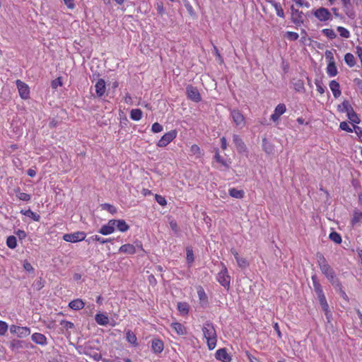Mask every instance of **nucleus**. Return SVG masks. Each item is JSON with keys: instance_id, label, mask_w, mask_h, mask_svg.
<instances>
[{"instance_id": "nucleus-1", "label": "nucleus", "mask_w": 362, "mask_h": 362, "mask_svg": "<svg viewBox=\"0 0 362 362\" xmlns=\"http://www.w3.org/2000/svg\"><path fill=\"white\" fill-rule=\"evenodd\" d=\"M202 332L209 349H214L217 341V334L214 324L210 321L206 322L202 327Z\"/></svg>"}, {"instance_id": "nucleus-2", "label": "nucleus", "mask_w": 362, "mask_h": 362, "mask_svg": "<svg viewBox=\"0 0 362 362\" xmlns=\"http://www.w3.org/2000/svg\"><path fill=\"white\" fill-rule=\"evenodd\" d=\"M230 117H232L233 122L235 126L240 129H242L245 125V117L242 112L238 109H233L230 110Z\"/></svg>"}, {"instance_id": "nucleus-3", "label": "nucleus", "mask_w": 362, "mask_h": 362, "mask_svg": "<svg viewBox=\"0 0 362 362\" xmlns=\"http://www.w3.org/2000/svg\"><path fill=\"white\" fill-rule=\"evenodd\" d=\"M314 16L320 21H331L332 19V14L329 11L324 7H320L313 12Z\"/></svg>"}, {"instance_id": "nucleus-4", "label": "nucleus", "mask_w": 362, "mask_h": 362, "mask_svg": "<svg viewBox=\"0 0 362 362\" xmlns=\"http://www.w3.org/2000/svg\"><path fill=\"white\" fill-rule=\"evenodd\" d=\"M186 93L187 98L191 100L195 103L201 101L202 97L197 87H194L192 85H188L186 88Z\"/></svg>"}, {"instance_id": "nucleus-5", "label": "nucleus", "mask_w": 362, "mask_h": 362, "mask_svg": "<svg viewBox=\"0 0 362 362\" xmlns=\"http://www.w3.org/2000/svg\"><path fill=\"white\" fill-rule=\"evenodd\" d=\"M177 136V132L172 130L165 133L158 141L157 145L159 147H165L170 144Z\"/></svg>"}, {"instance_id": "nucleus-6", "label": "nucleus", "mask_w": 362, "mask_h": 362, "mask_svg": "<svg viewBox=\"0 0 362 362\" xmlns=\"http://www.w3.org/2000/svg\"><path fill=\"white\" fill-rule=\"evenodd\" d=\"M218 281L225 288H229L230 276L228 275L227 268L223 266V269L217 275Z\"/></svg>"}, {"instance_id": "nucleus-7", "label": "nucleus", "mask_w": 362, "mask_h": 362, "mask_svg": "<svg viewBox=\"0 0 362 362\" xmlns=\"http://www.w3.org/2000/svg\"><path fill=\"white\" fill-rule=\"evenodd\" d=\"M10 332L11 333L16 334L20 338L25 337L30 334V330L28 327H19L14 325L10 327Z\"/></svg>"}, {"instance_id": "nucleus-8", "label": "nucleus", "mask_w": 362, "mask_h": 362, "mask_svg": "<svg viewBox=\"0 0 362 362\" xmlns=\"http://www.w3.org/2000/svg\"><path fill=\"white\" fill-rule=\"evenodd\" d=\"M86 238V233L83 232H76L74 233H67L64 235L63 239L66 242L76 243L83 240Z\"/></svg>"}, {"instance_id": "nucleus-9", "label": "nucleus", "mask_w": 362, "mask_h": 362, "mask_svg": "<svg viewBox=\"0 0 362 362\" xmlns=\"http://www.w3.org/2000/svg\"><path fill=\"white\" fill-rule=\"evenodd\" d=\"M79 353L93 358L95 361H98L102 358L100 353L95 350L90 346H84L82 351H79Z\"/></svg>"}, {"instance_id": "nucleus-10", "label": "nucleus", "mask_w": 362, "mask_h": 362, "mask_svg": "<svg viewBox=\"0 0 362 362\" xmlns=\"http://www.w3.org/2000/svg\"><path fill=\"white\" fill-rule=\"evenodd\" d=\"M16 86L18 89L19 95L23 99H28L30 97V88L28 86L21 81V80L16 81Z\"/></svg>"}, {"instance_id": "nucleus-11", "label": "nucleus", "mask_w": 362, "mask_h": 362, "mask_svg": "<svg viewBox=\"0 0 362 362\" xmlns=\"http://www.w3.org/2000/svg\"><path fill=\"white\" fill-rule=\"evenodd\" d=\"M291 11L292 22L297 26H300L303 23V13L298 9L294 8L293 6H291Z\"/></svg>"}, {"instance_id": "nucleus-12", "label": "nucleus", "mask_w": 362, "mask_h": 362, "mask_svg": "<svg viewBox=\"0 0 362 362\" xmlns=\"http://www.w3.org/2000/svg\"><path fill=\"white\" fill-rule=\"evenodd\" d=\"M322 274L329 279L330 283L337 282V278L336 277L334 270L329 265H323V268L320 269Z\"/></svg>"}, {"instance_id": "nucleus-13", "label": "nucleus", "mask_w": 362, "mask_h": 362, "mask_svg": "<svg viewBox=\"0 0 362 362\" xmlns=\"http://www.w3.org/2000/svg\"><path fill=\"white\" fill-rule=\"evenodd\" d=\"M115 219L110 220L107 224L103 226L99 230V233L103 235H107L115 231Z\"/></svg>"}, {"instance_id": "nucleus-14", "label": "nucleus", "mask_w": 362, "mask_h": 362, "mask_svg": "<svg viewBox=\"0 0 362 362\" xmlns=\"http://www.w3.org/2000/svg\"><path fill=\"white\" fill-rule=\"evenodd\" d=\"M233 141L237 148V151L239 153H243V152L246 151V150H247L246 146L239 135L233 134Z\"/></svg>"}, {"instance_id": "nucleus-15", "label": "nucleus", "mask_w": 362, "mask_h": 362, "mask_svg": "<svg viewBox=\"0 0 362 362\" xmlns=\"http://www.w3.org/2000/svg\"><path fill=\"white\" fill-rule=\"evenodd\" d=\"M286 110V105L283 103L279 104L275 110L274 113L271 115V119L274 122L279 120L281 115H282Z\"/></svg>"}, {"instance_id": "nucleus-16", "label": "nucleus", "mask_w": 362, "mask_h": 362, "mask_svg": "<svg viewBox=\"0 0 362 362\" xmlns=\"http://www.w3.org/2000/svg\"><path fill=\"white\" fill-rule=\"evenodd\" d=\"M217 360L221 361L222 362H230L231 361L230 356L227 353L226 349H219L216 351L215 354Z\"/></svg>"}, {"instance_id": "nucleus-17", "label": "nucleus", "mask_w": 362, "mask_h": 362, "mask_svg": "<svg viewBox=\"0 0 362 362\" xmlns=\"http://www.w3.org/2000/svg\"><path fill=\"white\" fill-rule=\"evenodd\" d=\"M95 92L98 97L101 98L105 93V82L103 78L98 79L95 85Z\"/></svg>"}, {"instance_id": "nucleus-18", "label": "nucleus", "mask_w": 362, "mask_h": 362, "mask_svg": "<svg viewBox=\"0 0 362 362\" xmlns=\"http://www.w3.org/2000/svg\"><path fill=\"white\" fill-rule=\"evenodd\" d=\"M31 338L32 340L37 344L44 346L47 344L46 337L41 333L35 332L33 334Z\"/></svg>"}, {"instance_id": "nucleus-19", "label": "nucleus", "mask_w": 362, "mask_h": 362, "mask_svg": "<svg viewBox=\"0 0 362 362\" xmlns=\"http://www.w3.org/2000/svg\"><path fill=\"white\" fill-rule=\"evenodd\" d=\"M329 88L332 91L333 95L335 98H339L341 95V90L339 83L335 80H332L329 83Z\"/></svg>"}, {"instance_id": "nucleus-20", "label": "nucleus", "mask_w": 362, "mask_h": 362, "mask_svg": "<svg viewBox=\"0 0 362 362\" xmlns=\"http://www.w3.org/2000/svg\"><path fill=\"white\" fill-rule=\"evenodd\" d=\"M119 252L127 255H133L136 253V247L132 244H124L119 247Z\"/></svg>"}, {"instance_id": "nucleus-21", "label": "nucleus", "mask_w": 362, "mask_h": 362, "mask_svg": "<svg viewBox=\"0 0 362 362\" xmlns=\"http://www.w3.org/2000/svg\"><path fill=\"white\" fill-rule=\"evenodd\" d=\"M115 227L121 232H126L129 228V225L123 219L115 220Z\"/></svg>"}, {"instance_id": "nucleus-22", "label": "nucleus", "mask_w": 362, "mask_h": 362, "mask_svg": "<svg viewBox=\"0 0 362 362\" xmlns=\"http://www.w3.org/2000/svg\"><path fill=\"white\" fill-rule=\"evenodd\" d=\"M151 348L155 353H160L163 350V343L161 340L155 339L152 341Z\"/></svg>"}, {"instance_id": "nucleus-23", "label": "nucleus", "mask_w": 362, "mask_h": 362, "mask_svg": "<svg viewBox=\"0 0 362 362\" xmlns=\"http://www.w3.org/2000/svg\"><path fill=\"white\" fill-rule=\"evenodd\" d=\"M312 281L313 284L314 290L317 294V296L323 295V291L322 286L320 285V282L317 281V276L315 275L312 276Z\"/></svg>"}, {"instance_id": "nucleus-24", "label": "nucleus", "mask_w": 362, "mask_h": 362, "mask_svg": "<svg viewBox=\"0 0 362 362\" xmlns=\"http://www.w3.org/2000/svg\"><path fill=\"white\" fill-rule=\"evenodd\" d=\"M84 305L85 304L83 300L78 298L71 301L69 304V306L74 310H79L84 307Z\"/></svg>"}, {"instance_id": "nucleus-25", "label": "nucleus", "mask_w": 362, "mask_h": 362, "mask_svg": "<svg viewBox=\"0 0 362 362\" xmlns=\"http://www.w3.org/2000/svg\"><path fill=\"white\" fill-rule=\"evenodd\" d=\"M327 73L330 77L335 76L338 71L334 61L329 62L327 66Z\"/></svg>"}, {"instance_id": "nucleus-26", "label": "nucleus", "mask_w": 362, "mask_h": 362, "mask_svg": "<svg viewBox=\"0 0 362 362\" xmlns=\"http://www.w3.org/2000/svg\"><path fill=\"white\" fill-rule=\"evenodd\" d=\"M96 322L100 325H107L109 323V318L107 315L101 313L96 314L95 317Z\"/></svg>"}, {"instance_id": "nucleus-27", "label": "nucleus", "mask_w": 362, "mask_h": 362, "mask_svg": "<svg viewBox=\"0 0 362 362\" xmlns=\"http://www.w3.org/2000/svg\"><path fill=\"white\" fill-rule=\"evenodd\" d=\"M172 328L180 335H184L186 334V329L181 323L173 322L171 324Z\"/></svg>"}, {"instance_id": "nucleus-28", "label": "nucleus", "mask_w": 362, "mask_h": 362, "mask_svg": "<svg viewBox=\"0 0 362 362\" xmlns=\"http://www.w3.org/2000/svg\"><path fill=\"white\" fill-rule=\"evenodd\" d=\"M23 341L13 339L10 342V348L13 351L17 352L19 349L23 348Z\"/></svg>"}, {"instance_id": "nucleus-29", "label": "nucleus", "mask_w": 362, "mask_h": 362, "mask_svg": "<svg viewBox=\"0 0 362 362\" xmlns=\"http://www.w3.org/2000/svg\"><path fill=\"white\" fill-rule=\"evenodd\" d=\"M228 193L230 197L236 199H242L244 197L245 192L242 189L231 188L229 189Z\"/></svg>"}, {"instance_id": "nucleus-30", "label": "nucleus", "mask_w": 362, "mask_h": 362, "mask_svg": "<svg viewBox=\"0 0 362 362\" xmlns=\"http://www.w3.org/2000/svg\"><path fill=\"white\" fill-rule=\"evenodd\" d=\"M362 218V211L358 209H355L353 213V218L351 219V224L354 226L355 224L359 223Z\"/></svg>"}, {"instance_id": "nucleus-31", "label": "nucleus", "mask_w": 362, "mask_h": 362, "mask_svg": "<svg viewBox=\"0 0 362 362\" xmlns=\"http://www.w3.org/2000/svg\"><path fill=\"white\" fill-rule=\"evenodd\" d=\"M189 304L186 302H180L177 303V309L182 315H186L189 313Z\"/></svg>"}, {"instance_id": "nucleus-32", "label": "nucleus", "mask_w": 362, "mask_h": 362, "mask_svg": "<svg viewBox=\"0 0 362 362\" xmlns=\"http://www.w3.org/2000/svg\"><path fill=\"white\" fill-rule=\"evenodd\" d=\"M344 61L349 67H354L356 64L354 56L351 53H346L344 56Z\"/></svg>"}, {"instance_id": "nucleus-33", "label": "nucleus", "mask_w": 362, "mask_h": 362, "mask_svg": "<svg viewBox=\"0 0 362 362\" xmlns=\"http://www.w3.org/2000/svg\"><path fill=\"white\" fill-rule=\"evenodd\" d=\"M343 8L346 15L349 18H354L355 17V13L354 11H353V6L351 2H349V4L343 5Z\"/></svg>"}, {"instance_id": "nucleus-34", "label": "nucleus", "mask_w": 362, "mask_h": 362, "mask_svg": "<svg viewBox=\"0 0 362 362\" xmlns=\"http://www.w3.org/2000/svg\"><path fill=\"white\" fill-rule=\"evenodd\" d=\"M14 192L16 194V197L20 200L28 202L30 199V195L25 192H21L20 188L18 187L15 189Z\"/></svg>"}, {"instance_id": "nucleus-35", "label": "nucleus", "mask_w": 362, "mask_h": 362, "mask_svg": "<svg viewBox=\"0 0 362 362\" xmlns=\"http://www.w3.org/2000/svg\"><path fill=\"white\" fill-rule=\"evenodd\" d=\"M142 111L140 109H133L130 113V117L135 121H139L141 119Z\"/></svg>"}, {"instance_id": "nucleus-36", "label": "nucleus", "mask_w": 362, "mask_h": 362, "mask_svg": "<svg viewBox=\"0 0 362 362\" xmlns=\"http://www.w3.org/2000/svg\"><path fill=\"white\" fill-rule=\"evenodd\" d=\"M186 259L188 264H192L194 261V252L191 246L186 247Z\"/></svg>"}, {"instance_id": "nucleus-37", "label": "nucleus", "mask_w": 362, "mask_h": 362, "mask_svg": "<svg viewBox=\"0 0 362 362\" xmlns=\"http://www.w3.org/2000/svg\"><path fill=\"white\" fill-rule=\"evenodd\" d=\"M126 338L128 342L135 346L137 345V339L136 335L131 331L128 330L126 333Z\"/></svg>"}, {"instance_id": "nucleus-38", "label": "nucleus", "mask_w": 362, "mask_h": 362, "mask_svg": "<svg viewBox=\"0 0 362 362\" xmlns=\"http://www.w3.org/2000/svg\"><path fill=\"white\" fill-rule=\"evenodd\" d=\"M262 148L263 150L268 154L272 153L274 148L272 145L267 140L266 138L262 139Z\"/></svg>"}, {"instance_id": "nucleus-39", "label": "nucleus", "mask_w": 362, "mask_h": 362, "mask_svg": "<svg viewBox=\"0 0 362 362\" xmlns=\"http://www.w3.org/2000/svg\"><path fill=\"white\" fill-rule=\"evenodd\" d=\"M6 245L11 249H14L17 246L16 238L13 235H10L7 238Z\"/></svg>"}, {"instance_id": "nucleus-40", "label": "nucleus", "mask_w": 362, "mask_h": 362, "mask_svg": "<svg viewBox=\"0 0 362 362\" xmlns=\"http://www.w3.org/2000/svg\"><path fill=\"white\" fill-rule=\"evenodd\" d=\"M316 258L320 269L323 268V265H329L328 263L327 262L326 259L325 258L324 255L322 253L317 252L316 254Z\"/></svg>"}, {"instance_id": "nucleus-41", "label": "nucleus", "mask_w": 362, "mask_h": 362, "mask_svg": "<svg viewBox=\"0 0 362 362\" xmlns=\"http://www.w3.org/2000/svg\"><path fill=\"white\" fill-rule=\"evenodd\" d=\"M100 206H101L102 209L107 210V211H109L112 214H115L117 211V210L115 206H114L112 204H107V203L102 204L100 205Z\"/></svg>"}, {"instance_id": "nucleus-42", "label": "nucleus", "mask_w": 362, "mask_h": 362, "mask_svg": "<svg viewBox=\"0 0 362 362\" xmlns=\"http://www.w3.org/2000/svg\"><path fill=\"white\" fill-rule=\"evenodd\" d=\"M317 298L319 300L320 304L323 311H327V309L329 308V305H328V303L327 302V300H326L325 294L318 296Z\"/></svg>"}, {"instance_id": "nucleus-43", "label": "nucleus", "mask_w": 362, "mask_h": 362, "mask_svg": "<svg viewBox=\"0 0 362 362\" xmlns=\"http://www.w3.org/2000/svg\"><path fill=\"white\" fill-rule=\"evenodd\" d=\"M293 88L298 92H303L305 90L304 83L302 80L298 79L293 82Z\"/></svg>"}, {"instance_id": "nucleus-44", "label": "nucleus", "mask_w": 362, "mask_h": 362, "mask_svg": "<svg viewBox=\"0 0 362 362\" xmlns=\"http://www.w3.org/2000/svg\"><path fill=\"white\" fill-rule=\"evenodd\" d=\"M25 216L31 218L35 221H39L40 220V215H38L36 213L33 212L30 209H28V210L25 211Z\"/></svg>"}, {"instance_id": "nucleus-45", "label": "nucleus", "mask_w": 362, "mask_h": 362, "mask_svg": "<svg viewBox=\"0 0 362 362\" xmlns=\"http://www.w3.org/2000/svg\"><path fill=\"white\" fill-rule=\"evenodd\" d=\"M329 239L335 243L339 244L341 243V235L335 231L332 232L329 234Z\"/></svg>"}, {"instance_id": "nucleus-46", "label": "nucleus", "mask_w": 362, "mask_h": 362, "mask_svg": "<svg viewBox=\"0 0 362 362\" xmlns=\"http://www.w3.org/2000/svg\"><path fill=\"white\" fill-rule=\"evenodd\" d=\"M322 33L331 40L334 39L337 37L334 30L332 29L325 28L322 30Z\"/></svg>"}, {"instance_id": "nucleus-47", "label": "nucleus", "mask_w": 362, "mask_h": 362, "mask_svg": "<svg viewBox=\"0 0 362 362\" xmlns=\"http://www.w3.org/2000/svg\"><path fill=\"white\" fill-rule=\"evenodd\" d=\"M337 30L342 37L349 38L350 37V33L346 28L338 26Z\"/></svg>"}, {"instance_id": "nucleus-48", "label": "nucleus", "mask_w": 362, "mask_h": 362, "mask_svg": "<svg viewBox=\"0 0 362 362\" xmlns=\"http://www.w3.org/2000/svg\"><path fill=\"white\" fill-rule=\"evenodd\" d=\"M286 37L291 41H295L298 40L299 37V35L297 33L292 32V31H288L285 34Z\"/></svg>"}, {"instance_id": "nucleus-49", "label": "nucleus", "mask_w": 362, "mask_h": 362, "mask_svg": "<svg viewBox=\"0 0 362 362\" xmlns=\"http://www.w3.org/2000/svg\"><path fill=\"white\" fill-rule=\"evenodd\" d=\"M273 6L276 11V15L279 17L284 18V10L281 8V4L279 3L273 4Z\"/></svg>"}, {"instance_id": "nucleus-50", "label": "nucleus", "mask_w": 362, "mask_h": 362, "mask_svg": "<svg viewBox=\"0 0 362 362\" xmlns=\"http://www.w3.org/2000/svg\"><path fill=\"white\" fill-rule=\"evenodd\" d=\"M90 239H91L92 240L98 241V242H99L101 244H104V243L110 242L112 240L110 238H108V239L107 238H101L100 236H99L98 235H93L92 237H90Z\"/></svg>"}, {"instance_id": "nucleus-51", "label": "nucleus", "mask_w": 362, "mask_h": 362, "mask_svg": "<svg viewBox=\"0 0 362 362\" xmlns=\"http://www.w3.org/2000/svg\"><path fill=\"white\" fill-rule=\"evenodd\" d=\"M315 84L316 85L317 90L320 94H323L325 90V87L322 84V81L321 80L316 79L315 81Z\"/></svg>"}, {"instance_id": "nucleus-52", "label": "nucleus", "mask_w": 362, "mask_h": 362, "mask_svg": "<svg viewBox=\"0 0 362 362\" xmlns=\"http://www.w3.org/2000/svg\"><path fill=\"white\" fill-rule=\"evenodd\" d=\"M350 122L353 124H359L361 120L356 112L351 113L347 116Z\"/></svg>"}, {"instance_id": "nucleus-53", "label": "nucleus", "mask_w": 362, "mask_h": 362, "mask_svg": "<svg viewBox=\"0 0 362 362\" xmlns=\"http://www.w3.org/2000/svg\"><path fill=\"white\" fill-rule=\"evenodd\" d=\"M339 128L341 130L346 131L347 132H353V129L349 127L346 122H342L339 124Z\"/></svg>"}, {"instance_id": "nucleus-54", "label": "nucleus", "mask_w": 362, "mask_h": 362, "mask_svg": "<svg viewBox=\"0 0 362 362\" xmlns=\"http://www.w3.org/2000/svg\"><path fill=\"white\" fill-rule=\"evenodd\" d=\"M155 199L160 206H165L167 204L166 199L161 195L156 194Z\"/></svg>"}, {"instance_id": "nucleus-55", "label": "nucleus", "mask_w": 362, "mask_h": 362, "mask_svg": "<svg viewBox=\"0 0 362 362\" xmlns=\"http://www.w3.org/2000/svg\"><path fill=\"white\" fill-rule=\"evenodd\" d=\"M8 329V325L4 322L0 320V335L3 336L6 334Z\"/></svg>"}, {"instance_id": "nucleus-56", "label": "nucleus", "mask_w": 362, "mask_h": 362, "mask_svg": "<svg viewBox=\"0 0 362 362\" xmlns=\"http://www.w3.org/2000/svg\"><path fill=\"white\" fill-rule=\"evenodd\" d=\"M151 130L154 133H158L163 130V127L159 123L155 122L152 125Z\"/></svg>"}, {"instance_id": "nucleus-57", "label": "nucleus", "mask_w": 362, "mask_h": 362, "mask_svg": "<svg viewBox=\"0 0 362 362\" xmlns=\"http://www.w3.org/2000/svg\"><path fill=\"white\" fill-rule=\"evenodd\" d=\"M349 105L350 104L348 100H344L341 105H338V110L341 112H345V110H347Z\"/></svg>"}, {"instance_id": "nucleus-58", "label": "nucleus", "mask_w": 362, "mask_h": 362, "mask_svg": "<svg viewBox=\"0 0 362 362\" xmlns=\"http://www.w3.org/2000/svg\"><path fill=\"white\" fill-rule=\"evenodd\" d=\"M236 262L240 267L245 268L247 266V260L245 258L239 257Z\"/></svg>"}, {"instance_id": "nucleus-59", "label": "nucleus", "mask_w": 362, "mask_h": 362, "mask_svg": "<svg viewBox=\"0 0 362 362\" xmlns=\"http://www.w3.org/2000/svg\"><path fill=\"white\" fill-rule=\"evenodd\" d=\"M23 266L24 269L28 272H33L34 271L33 266L27 260H25L23 262Z\"/></svg>"}, {"instance_id": "nucleus-60", "label": "nucleus", "mask_w": 362, "mask_h": 362, "mask_svg": "<svg viewBox=\"0 0 362 362\" xmlns=\"http://www.w3.org/2000/svg\"><path fill=\"white\" fill-rule=\"evenodd\" d=\"M60 325L64 326L66 329H73L74 327V325L73 322L66 321V320H62L60 322Z\"/></svg>"}, {"instance_id": "nucleus-61", "label": "nucleus", "mask_w": 362, "mask_h": 362, "mask_svg": "<svg viewBox=\"0 0 362 362\" xmlns=\"http://www.w3.org/2000/svg\"><path fill=\"white\" fill-rule=\"evenodd\" d=\"M354 129L361 142H362V128L358 126H354Z\"/></svg>"}, {"instance_id": "nucleus-62", "label": "nucleus", "mask_w": 362, "mask_h": 362, "mask_svg": "<svg viewBox=\"0 0 362 362\" xmlns=\"http://www.w3.org/2000/svg\"><path fill=\"white\" fill-rule=\"evenodd\" d=\"M197 293H198L200 300H206L207 297H206V295L202 288H201L198 290Z\"/></svg>"}, {"instance_id": "nucleus-63", "label": "nucleus", "mask_w": 362, "mask_h": 362, "mask_svg": "<svg viewBox=\"0 0 362 362\" xmlns=\"http://www.w3.org/2000/svg\"><path fill=\"white\" fill-rule=\"evenodd\" d=\"M190 151L193 154L199 155L201 153L200 148L196 144H194L191 146Z\"/></svg>"}, {"instance_id": "nucleus-64", "label": "nucleus", "mask_w": 362, "mask_h": 362, "mask_svg": "<svg viewBox=\"0 0 362 362\" xmlns=\"http://www.w3.org/2000/svg\"><path fill=\"white\" fill-rule=\"evenodd\" d=\"M245 354L250 361V362H260L259 359H257L256 357L252 356L249 351H246Z\"/></svg>"}]
</instances>
